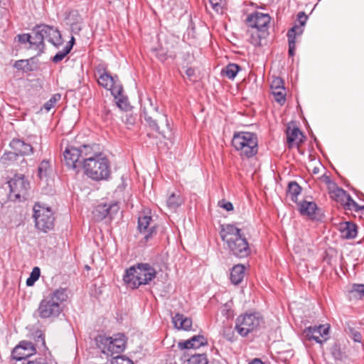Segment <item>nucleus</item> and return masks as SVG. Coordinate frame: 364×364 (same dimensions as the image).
<instances>
[{
	"label": "nucleus",
	"mask_w": 364,
	"mask_h": 364,
	"mask_svg": "<svg viewBox=\"0 0 364 364\" xmlns=\"http://www.w3.org/2000/svg\"><path fill=\"white\" fill-rule=\"evenodd\" d=\"M220 235L231 255L245 258L251 254L250 244L242 230L233 224L221 225Z\"/></svg>",
	"instance_id": "obj_1"
},
{
	"label": "nucleus",
	"mask_w": 364,
	"mask_h": 364,
	"mask_svg": "<svg viewBox=\"0 0 364 364\" xmlns=\"http://www.w3.org/2000/svg\"><path fill=\"white\" fill-rule=\"evenodd\" d=\"M156 276V269L149 263H138L127 269L123 277L124 283L131 289L149 284Z\"/></svg>",
	"instance_id": "obj_2"
},
{
	"label": "nucleus",
	"mask_w": 364,
	"mask_h": 364,
	"mask_svg": "<svg viewBox=\"0 0 364 364\" xmlns=\"http://www.w3.org/2000/svg\"><path fill=\"white\" fill-rule=\"evenodd\" d=\"M68 299L67 289L59 288L45 296L40 302L37 312L42 318H56L62 312L60 304Z\"/></svg>",
	"instance_id": "obj_3"
},
{
	"label": "nucleus",
	"mask_w": 364,
	"mask_h": 364,
	"mask_svg": "<svg viewBox=\"0 0 364 364\" xmlns=\"http://www.w3.org/2000/svg\"><path fill=\"white\" fill-rule=\"evenodd\" d=\"M31 48L42 51L44 49V40H48L55 47L62 44V38L58 30L47 25L36 26L31 33Z\"/></svg>",
	"instance_id": "obj_4"
},
{
	"label": "nucleus",
	"mask_w": 364,
	"mask_h": 364,
	"mask_svg": "<svg viewBox=\"0 0 364 364\" xmlns=\"http://www.w3.org/2000/svg\"><path fill=\"white\" fill-rule=\"evenodd\" d=\"M232 145L242 159H250L258 152V139L256 134L240 132L234 134Z\"/></svg>",
	"instance_id": "obj_5"
},
{
	"label": "nucleus",
	"mask_w": 364,
	"mask_h": 364,
	"mask_svg": "<svg viewBox=\"0 0 364 364\" xmlns=\"http://www.w3.org/2000/svg\"><path fill=\"white\" fill-rule=\"evenodd\" d=\"M83 168L85 174L95 181L107 180L111 174L109 161L103 154L84 162Z\"/></svg>",
	"instance_id": "obj_6"
},
{
	"label": "nucleus",
	"mask_w": 364,
	"mask_h": 364,
	"mask_svg": "<svg viewBox=\"0 0 364 364\" xmlns=\"http://www.w3.org/2000/svg\"><path fill=\"white\" fill-rule=\"evenodd\" d=\"M95 340L97 348L107 356L114 358L115 354L118 355L126 348L125 336L122 333H117L113 336L98 335Z\"/></svg>",
	"instance_id": "obj_7"
},
{
	"label": "nucleus",
	"mask_w": 364,
	"mask_h": 364,
	"mask_svg": "<svg viewBox=\"0 0 364 364\" xmlns=\"http://www.w3.org/2000/svg\"><path fill=\"white\" fill-rule=\"evenodd\" d=\"M95 69L98 75V84L106 90H110L115 98L120 97L123 92V87L118 77L112 76L107 71V68L103 64H99Z\"/></svg>",
	"instance_id": "obj_8"
},
{
	"label": "nucleus",
	"mask_w": 364,
	"mask_h": 364,
	"mask_svg": "<svg viewBox=\"0 0 364 364\" xmlns=\"http://www.w3.org/2000/svg\"><path fill=\"white\" fill-rule=\"evenodd\" d=\"M33 216L38 230L47 232L53 229L55 218L50 208L37 203L33 206Z\"/></svg>",
	"instance_id": "obj_9"
},
{
	"label": "nucleus",
	"mask_w": 364,
	"mask_h": 364,
	"mask_svg": "<svg viewBox=\"0 0 364 364\" xmlns=\"http://www.w3.org/2000/svg\"><path fill=\"white\" fill-rule=\"evenodd\" d=\"M262 321L258 313L243 314L236 318L235 328L241 336L245 337L257 330Z\"/></svg>",
	"instance_id": "obj_10"
},
{
	"label": "nucleus",
	"mask_w": 364,
	"mask_h": 364,
	"mask_svg": "<svg viewBox=\"0 0 364 364\" xmlns=\"http://www.w3.org/2000/svg\"><path fill=\"white\" fill-rule=\"evenodd\" d=\"M10 188V197L15 199H26L30 188V183L22 174H16L8 182Z\"/></svg>",
	"instance_id": "obj_11"
},
{
	"label": "nucleus",
	"mask_w": 364,
	"mask_h": 364,
	"mask_svg": "<svg viewBox=\"0 0 364 364\" xmlns=\"http://www.w3.org/2000/svg\"><path fill=\"white\" fill-rule=\"evenodd\" d=\"M137 228L139 233L144 235L145 242H147L156 235L158 224L151 215H140L138 218Z\"/></svg>",
	"instance_id": "obj_12"
},
{
	"label": "nucleus",
	"mask_w": 364,
	"mask_h": 364,
	"mask_svg": "<svg viewBox=\"0 0 364 364\" xmlns=\"http://www.w3.org/2000/svg\"><path fill=\"white\" fill-rule=\"evenodd\" d=\"M308 17L304 11H300L297 14V20L299 25H295L290 28L287 32L288 44H289V56L294 55V50L296 48V36L300 35L303 33L302 27L305 25Z\"/></svg>",
	"instance_id": "obj_13"
},
{
	"label": "nucleus",
	"mask_w": 364,
	"mask_h": 364,
	"mask_svg": "<svg viewBox=\"0 0 364 364\" xmlns=\"http://www.w3.org/2000/svg\"><path fill=\"white\" fill-rule=\"evenodd\" d=\"M270 19L271 18L269 14L255 11L247 16L246 22L248 26L252 29H259L268 32Z\"/></svg>",
	"instance_id": "obj_14"
},
{
	"label": "nucleus",
	"mask_w": 364,
	"mask_h": 364,
	"mask_svg": "<svg viewBox=\"0 0 364 364\" xmlns=\"http://www.w3.org/2000/svg\"><path fill=\"white\" fill-rule=\"evenodd\" d=\"M329 326L326 325H319L309 326L304 331L306 337L309 340H314L318 343H323L328 339Z\"/></svg>",
	"instance_id": "obj_15"
},
{
	"label": "nucleus",
	"mask_w": 364,
	"mask_h": 364,
	"mask_svg": "<svg viewBox=\"0 0 364 364\" xmlns=\"http://www.w3.org/2000/svg\"><path fill=\"white\" fill-rule=\"evenodd\" d=\"M36 353V348L30 341H23L16 346L11 353V356L16 360H26Z\"/></svg>",
	"instance_id": "obj_16"
},
{
	"label": "nucleus",
	"mask_w": 364,
	"mask_h": 364,
	"mask_svg": "<svg viewBox=\"0 0 364 364\" xmlns=\"http://www.w3.org/2000/svg\"><path fill=\"white\" fill-rule=\"evenodd\" d=\"M63 158L65 165L71 169H76L80 167V151L73 146H68L63 151Z\"/></svg>",
	"instance_id": "obj_17"
},
{
	"label": "nucleus",
	"mask_w": 364,
	"mask_h": 364,
	"mask_svg": "<svg viewBox=\"0 0 364 364\" xmlns=\"http://www.w3.org/2000/svg\"><path fill=\"white\" fill-rule=\"evenodd\" d=\"M118 210L119 206L116 203H102L95 208L93 213L97 220H102L107 216L112 218L113 214L117 213Z\"/></svg>",
	"instance_id": "obj_18"
},
{
	"label": "nucleus",
	"mask_w": 364,
	"mask_h": 364,
	"mask_svg": "<svg viewBox=\"0 0 364 364\" xmlns=\"http://www.w3.org/2000/svg\"><path fill=\"white\" fill-rule=\"evenodd\" d=\"M287 144L289 149L294 146L299 147L304 141L305 136L298 127H290L287 129Z\"/></svg>",
	"instance_id": "obj_19"
},
{
	"label": "nucleus",
	"mask_w": 364,
	"mask_h": 364,
	"mask_svg": "<svg viewBox=\"0 0 364 364\" xmlns=\"http://www.w3.org/2000/svg\"><path fill=\"white\" fill-rule=\"evenodd\" d=\"M11 149L18 155L27 156L33 154L32 146L20 139H14L10 142Z\"/></svg>",
	"instance_id": "obj_20"
},
{
	"label": "nucleus",
	"mask_w": 364,
	"mask_h": 364,
	"mask_svg": "<svg viewBox=\"0 0 364 364\" xmlns=\"http://www.w3.org/2000/svg\"><path fill=\"white\" fill-rule=\"evenodd\" d=\"M208 345V340L203 335H197L183 342H180L178 346L181 349H196Z\"/></svg>",
	"instance_id": "obj_21"
},
{
	"label": "nucleus",
	"mask_w": 364,
	"mask_h": 364,
	"mask_svg": "<svg viewBox=\"0 0 364 364\" xmlns=\"http://www.w3.org/2000/svg\"><path fill=\"white\" fill-rule=\"evenodd\" d=\"M172 323L175 328L188 331L191 329L193 321L189 317L177 313L172 317Z\"/></svg>",
	"instance_id": "obj_22"
},
{
	"label": "nucleus",
	"mask_w": 364,
	"mask_h": 364,
	"mask_svg": "<svg viewBox=\"0 0 364 364\" xmlns=\"http://www.w3.org/2000/svg\"><path fill=\"white\" fill-rule=\"evenodd\" d=\"M341 237L344 239H353L357 236V225L352 222H344L339 225Z\"/></svg>",
	"instance_id": "obj_23"
},
{
	"label": "nucleus",
	"mask_w": 364,
	"mask_h": 364,
	"mask_svg": "<svg viewBox=\"0 0 364 364\" xmlns=\"http://www.w3.org/2000/svg\"><path fill=\"white\" fill-rule=\"evenodd\" d=\"M298 205L301 215L308 216L312 219L315 218L316 210H317V205L315 202L304 200L298 203Z\"/></svg>",
	"instance_id": "obj_24"
},
{
	"label": "nucleus",
	"mask_w": 364,
	"mask_h": 364,
	"mask_svg": "<svg viewBox=\"0 0 364 364\" xmlns=\"http://www.w3.org/2000/svg\"><path fill=\"white\" fill-rule=\"evenodd\" d=\"M95 145L90 146V145H83L81 148L79 149L80 151V157L82 160V163L87 162L90 159H94L98 156V155H101L102 153L99 150H95Z\"/></svg>",
	"instance_id": "obj_25"
},
{
	"label": "nucleus",
	"mask_w": 364,
	"mask_h": 364,
	"mask_svg": "<svg viewBox=\"0 0 364 364\" xmlns=\"http://www.w3.org/2000/svg\"><path fill=\"white\" fill-rule=\"evenodd\" d=\"M331 185L332 187L329 186V194L331 197L343 205L349 194L343 189L338 187L335 183H333Z\"/></svg>",
	"instance_id": "obj_26"
},
{
	"label": "nucleus",
	"mask_w": 364,
	"mask_h": 364,
	"mask_svg": "<svg viewBox=\"0 0 364 364\" xmlns=\"http://www.w3.org/2000/svg\"><path fill=\"white\" fill-rule=\"evenodd\" d=\"M245 267L243 264H238L235 265L230 272V281L235 285L240 284L245 277Z\"/></svg>",
	"instance_id": "obj_27"
},
{
	"label": "nucleus",
	"mask_w": 364,
	"mask_h": 364,
	"mask_svg": "<svg viewBox=\"0 0 364 364\" xmlns=\"http://www.w3.org/2000/svg\"><path fill=\"white\" fill-rule=\"evenodd\" d=\"M75 38L73 36L71 37V39L66 46L63 48L62 50L58 51L53 58L52 61L55 63H58L62 61L65 56L70 52L74 45Z\"/></svg>",
	"instance_id": "obj_28"
},
{
	"label": "nucleus",
	"mask_w": 364,
	"mask_h": 364,
	"mask_svg": "<svg viewBox=\"0 0 364 364\" xmlns=\"http://www.w3.org/2000/svg\"><path fill=\"white\" fill-rule=\"evenodd\" d=\"M301 188L296 181H291L288 184L287 196L294 202L297 203L298 196L301 194Z\"/></svg>",
	"instance_id": "obj_29"
},
{
	"label": "nucleus",
	"mask_w": 364,
	"mask_h": 364,
	"mask_svg": "<svg viewBox=\"0 0 364 364\" xmlns=\"http://www.w3.org/2000/svg\"><path fill=\"white\" fill-rule=\"evenodd\" d=\"M141 114H159V107L154 103L153 100L148 97L141 104Z\"/></svg>",
	"instance_id": "obj_30"
},
{
	"label": "nucleus",
	"mask_w": 364,
	"mask_h": 364,
	"mask_svg": "<svg viewBox=\"0 0 364 364\" xmlns=\"http://www.w3.org/2000/svg\"><path fill=\"white\" fill-rule=\"evenodd\" d=\"M249 32L250 33V41L255 46H261L262 39L264 38L268 34V32H266V31H261L259 29L252 28Z\"/></svg>",
	"instance_id": "obj_31"
},
{
	"label": "nucleus",
	"mask_w": 364,
	"mask_h": 364,
	"mask_svg": "<svg viewBox=\"0 0 364 364\" xmlns=\"http://www.w3.org/2000/svg\"><path fill=\"white\" fill-rule=\"evenodd\" d=\"M241 68L235 63H229L222 70V74L225 75L228 79L233 80Z\"/></svg>",
	"instance_id": "obj_32"
},
{
	"label": "nucleus",
	"mask_w": 364,
	"mask_h": 364,
	"mask_svg": "<svg viewBox=\"0 0 364 364\" xmlns=\"http://www.w3.org/2000/svg\"><path fill=\"white\" fill-rule=\"evenodd\" d=\"M158 114H141V117H144L146 123L151 130L159 133V127L156 119Z\"/></svg>",
	"instance_id": "obj_33"
},
{
	"label": "nucleus",
	"mask_w": 364,
	"mask_h": 364,
	"mask_svg": "<svg viewBox=\"0 0 364 364\" xmlns=\"http://www.w3.org/2000/svg\"><path fill=\"white\" fill-rule=\"evenodd\" d=\"M343 206L346 210H354L355 212H358L360 210H364V205H359L351 197L350 195L348 196L346 199V202L343 203Z\"/></svg>",
	"instance_id": "obj_34"
},
{
	"label": "nucleus",
	"mask_w": 364,
	"mask_h": 364,
	"mask_svg": "<svg viewBox=\"0 0 364 364\" xmlns=\"http://www.w3.org/2000/svg\"><path fill=\"white\" fill-rule=\"evenodd\" d=\"M50 172V164L48 161H43L38 168V176L40 179L46 178Z\"/></svg>",
	"instance_id": "obj_35"
},
{
	"label": "nucleus",
	"mask_w": 364,
	"mask_h": 364,
	"mask_svg": "<svg viewBox=\"0 0 364 364\" xmlns=\"http://www.w3.org/2000/svg\"><path fill=\"white\" fill-rule=\"evenodd\" d=\"M189 364H208V360L205 354H195L187 360Z\"/></svg>",
	"instance_id": "obj_36"
},
{
	"label": "nucleus",
	"mask_w": 364,
	"mask_h": 364,
	"mask_svg": "<svg viewBox=\"0 0 364 364\" xmlns=\"http://www.w3.org/2000/svg\"><path fill=\"white\" fill-rule=\"evenodd\" d=\"M166 204L168 208L171 210H176L181 205V200L179 196L172 193L167 199Z\"/></svg>",
	"instance_id": "obj_37"
},
{
	"label": "nucleus",
	"mask_w": 364,
	"mask_h": 364,
	"mask_svg": "<svg viewBox=\"0 0 364 364\" xmlns=\"http://www.w3.org/2000/svg\"><path fill=\"white\" fill-rule=\"evenodd\" d=\"M272 94L273 95L275 101H277L280 105H284L286 102V91L285 88H282L281 90H271Z\"/></svg>",
	"instance_id": "obj_38"
},
{
	"label": "nucleus",
	"mask_w": 364,
	"mask_h": 364,
	"mask_svg": "<svg viewBox=\"0 0 364 364\" xmlns=\"http://www.w3.org/2000/svg\"><path fill=\"white\" fill-rule=\"evenodd\" d=\"M41 271L39 267H35L33 268L29 277L26 279V285L28 287L33 286V284L38 279Z\"/></svg>",
	"instance_id": "obj_39"
},
{
	"label": "nucleus",
	"mask_w": 364,
	"mask_h": 364,
	"mask_svg": "<svg viewBox=\"0 0 364 364\" xmlns=\"http://www.w3.org/2000/svg\"><path fill=\"white\" fill-rule=\"evenodd\" d=\"M209 2L217 13L223 14L225 0H209Z\"/></svg>",
	"instance_id": "obj_40"
},
{
	"label": "nucleus",
	"mask_w": 364,
	"mask_h": 364,
	"mask_svg": "<svg viewBox=\"0 0 364 364\" xmlns=\"http://www.w3.org/2000/svg\"><path fill=\"white\" fill-rule=\"evenodd\" d=\"M60 98V94H55L53 95L48 101H47L44 105L43 108L47 111H50L55 105L58 100Z\"/></svg>",
	"instance_id": "obj_41"
},
{
	"label": "nucleus",
	"mask_w": 364,
	"mask_h": 364,
	"mask_svg": "<svg viewBox=\"0 0 364 364\" xmlns=\"http://www.w3.org/2000/svg\"><path fill=\"white\" fill-rule=\"evenodd\" d=\"M111 364H134V363L129 358L118 355L113 358Z\"/></svg>",
	"instance_id": "obj_42"
},
{
	"label": "nucleus",
	"mask_w": 364,
	"mask_h": 364,
	"mask_svg": "<svg viewBox=\"0 0 364 364\" xmlns=\"http://www.w3.org/2000/svg\"><path fill=\"white\" fill-rule=\"evenodd\" d=\"M282 88H284V81L281 77H274L270 85L271 90H281Z\"/></svg>",
	"instance_id": "obj_43"
},
{
	"label": "nucleus",
	"mask_w": 364,
	"mask_h": 364,
	"mask_svg": "<svg viewBox=\"0 0 364 364\" xmlns=\"http://www.w3.org/2000/svg\"><path fill=\"white\" fill-rule=\"evenodd\" d=\"M16 156H18V154L16 151H9L4 154L1 160L4 164H7L9 161H15L16 159Z\"/></svg>",
	"instance_id": "obj_44"
},
{
	"label": "nucleus",
	"mask_w": 364,
	"mask_h": 364,
	"mask_svg": "<svg viewBox=\"0 0 364 364\" xmlns=\"http://www.w3.org/2000/svg\"><path fill=\"white\" fill-rule=\"evenodd\" d=\"M331 353L336 360H342L344 358V353L341 350L340 346L335 345L333 346Z\"/></svg>",
	"instance_id": "obj_45"
},
{
	"label": "nucleus",
	"mask_w": 364,
	"mask_h": 364,
	"mask_svg": "<svg viewBox=\"0 0 364 364\" xmlns=\"http://www.w3.org/2000/svg\"><path fill=\"white\" fill-rule=\"evenodd\" d=\"M23 364H48L46 359L43 357H38L35 359L31 360L27 358L23 361Z\"/></svg>",
	"instance_id": "obj_46"
},
{
	"label": "nucleus",
	"mask_w": 364,
	"mask_h": 364,
	"mask_svg": "<svg viewBox=\"0 0 364 364\" xmlns=\"http://www.w3.org/2000/svg\"><path fill=\"white\" fill-rule=\"evenodd\" d=\"M16 38L21 43H29L31 45V35L29 33L18 34L16 36Z\"/></svg>",
	"instance_id": "obj_47"
},
{
	"label": "nucleus",
	"mask_w": 364,
	"mask_h": 364,
	"mask_svg": "<svg viewBox=\"0 0 364 364\" xmlns=\"http://www.w3.org/2000/svg\"><path fill=\"white\" fill-rule=\"evenodd\" d=\"M350 337L353 339V341L355 342L361 343L362 335L359 331H358L357 330H355L354 328H350Z\"/></svg>",
	"instance_id": "obj_48"
},
{
	"label": "nucleus",
	"mask_w": 364,
	"mask_h": 364,
	"mask_svg": "<svg viewBox=\"0 0 364 364\" xmlns=\"http://www.w3.org/2000/svg\"><path fill=\"white\" fill-rule=\"evenodd\" d=\"M218 205L220 207L224 208L227 211H230L233 210V205L232 203L229 201H225V200H223L221 201H219Z\"/></svg>",
	"instance_id": "obj_49"
},
{
	"label": "nucleus",
	"mask_w": 364,
	"mask_h": 364,
	"mask_svg": "<svg viewBox=\"0 0 364 364\" xmlns=\"http://www.w3.org/2000/svg\"><path fill=\"white\" fill-rule=\"evenodd\" d=\"M352 291L357 292L360 296H364V284H355L352 287Z\"/></svg>",
	"instance_id": "obj_50"
},
{
	"label": "nucleus",
	"mask_w": 364,
	"mask_h": 364,
	"mask_svg": "<svg viewBox=\"0 0 364 364\" xmlns=\"http://www.w3.org/2000/svg\"><path fill=\"white\" fill-rule=\"evenodd\" d=\"M28 65V60H20L14 63V67L18 70H25V67Z\"/></svg>",
	"instance_id": "obj_51"
},
{
	"label": "nucleus",
	"mask_w": 364,
	"mask_h": 364,
	"mask_svg": "<svg viewBox=\"0 0 364 364\" xmlns=\"http://www.w3.org/2000/svg\"><path fill=\"white\" fill-rule=\"evenodd\" d=\"M185 73L191 81H194L193 77L195 76V70L193 68H186Z\"/></svg>",
	"instance_id": "obj_52"
},
{
	"label": "nucleus",
	"mask_w": 364,
	"mask_h": 364,
	"mask_svg": "<svg viewBox=\"0 0 364 364\" xmlns=\"http://www.w3.org/2000/svg\"><path fill=\"white\" fill-rule=\"evenodd\" d=\"M156 57L161 61H164L166 60V55L165 53H161L158 52L156 53Z\"/></svg>",
	"instance_id": "obj_53"
},
{
	"label": "nucleus",
	"mask_w": 364,
	"mask_h": 364,
	"mask_svg": "<svg viewBox=\"0 0 364 364\" xmlns=\"http://www.w3.org/2000/svg\"><path fill=\"white\" fill-rule=\"evenodd\" d=\"M103 117H104L105 120H106V121L111 120L112 119V114L110 113L109 111L105 110V116Z\"/></svg>",
	"instance_id": "obj_54"
},
{
	"label": "nucleus",
	"mask_w": 364,
	"mask_h": 364,
	"mask_svg": "<svg viewBox=\"0 0 364 364\" xmlns=\"http://www.w3.org/2000/svg\"><path fill=\"white\" fill-rule=\"evenodd\" d=\"M249 364H264L260 359L255 358Z\"/></svg>",
	"instance_id": "obj_55"
},
{
	"label": "nucleus",
	"mask_w": 364,
	"mask_h": 364,
	"mask_svg": "<svg viewBox=\"0 0 364 364\" xmlns=\"http://www.w3.org/2000/svg\"><path fill=\"white\" fill-rule=\"evenodd\" d=\"M164 117H165V119H166V124H168V122L167 116H166V115H164Z\"/></svg>",
	"instance_id": "obj_56"
},
{
	"label": "nucleus",
	"mask_w": 364,
	"mask_h": 364,
	"mask_svg": "<svg viewBox=\"0 0 364 364\" xmlns=\"http://www.w3.org/2000/svg\"><path fill=\"white\" fill-rule=\"evenodd\" d=\"M43 344L45 343L44 338H42Z\"/></svg>",
	"instance_id": "obj_57"
}]
</instances>
